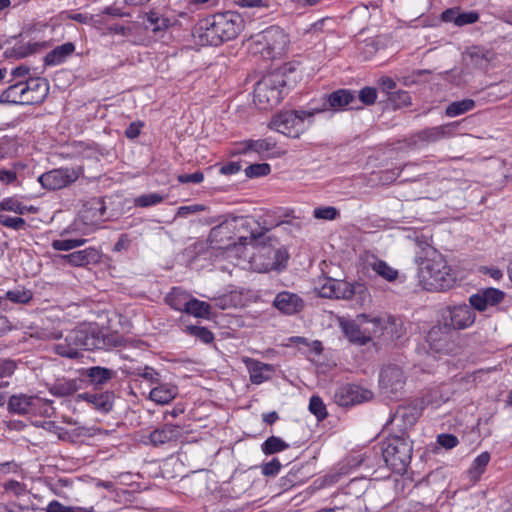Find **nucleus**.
<instances>
[{"label":"nucleus","instance_id":"f257e3e1","mask_svg":"<svg viewBox=\"0 0 512 512\" xmlns=\"http://www.w3.org/2000/svg\"><path fill=\"white\" fill-rule=\"evenodd\" d=\"M270 228L253 217L232 216L211 229L209 241L215 248L230 249L237 245L236 240L243 246L259 240Z\"/></svg>","mask_w":512,"mask_h":512},{"label":"nucleus","instance_id":"f03ea898","mask_svg":"<svg viewBox=\"0 0 512 512\" xmlns=\"http://www.w3.org/2000/svg\"><path fill=\"white\" fill-rule=\"evenodd\" d=\"M122 345V338L116 333L103 334L97 327L85 326L71 330L63 343L54 346V351L69 359L81 356V350H109Z\"/></svg>","mask_w":512,"mask_h":512},{"label":"nucleus","instance_id":"7ed1b4c3","mask_svg":"<svg viewBox=\"0 0 512 512\" xmlns=\"http://www.w3.org/2000/svg\"><path fill=\"white\" fill-rule=\"evenodd\" d=\"M244 28L242 16L234 11L218 13L203 19L197 29L203 45L219 46L234 39Z\"/></svg>","mask_w":512,"mask_h":512},{"label":"nucleus","instance_id":"20e7f679","mask_svg":"<svg viewBox=\"0 0 512 512\" xmlns=\"http://www.w3.org/2000/svg\"><path fill=\"white\" fill-rule=\"evenodd\" d=\"M49 93L43 78L21 80L7 87L0 95V103L8 105H35L42 103Z\"/></svg>","mask_w":512,"mask_h":512},{"label":"nucleus","instance_id":"39448f33","mask_svg":"<svg viewBox=\"0 0 512 512\" xmlns=\"http://www.w3.org/2000/svg\"><path fill=\"white\" fill-rule=\"evenodd\" d=\"M419 279L427 290L444 291L452 288L457 278L446 260L438 256L421 263Z\"/></svg>","mask_w":512,"mask_h":512},{"label":"nucleus","instance_id":"423d86ee","mask_svg":"<svg viewBox=\"0 0 512 512\" xmlns=\"http://www.w3.org/2000/svg\"><path fill=\"white\" fill-rule=\"evenodd\" d=\"M286 80L284 72L278 70L263 76L254 88L253 101L261 110L277 106L284 96Z\"/></svg>","mask_w":512,"mask_h":512},{"label":"nucleus","instance_id":"0eeeda50","mask_svg":"<svg viewBox=\"0 0 512 512\" xmlns=\"http://www.w3.org/2000/svg\"><path fill=\"white\" fill-rule=\"evenodd\" d=\"M413 447L409 437L389 434L383 443L382 455L386 465L395 473L406 472L412 458Z\"/></svg>","mask_w":512,"mask_h":512},{"label":"nucleus","instance_id":"6e6552de","mask_svg":"<svg viewBox=\"0 0 512 512\" xmlns=\"http://www.w3.org/2000/svg\"><path fill=\"white\" fill-rule=\"evenodd\" d=\"M315 114L314 109L280 112L272 118L270 128L286 136L298 138L307 129L305 121L311 125Z\"/></svg>","mask_w":512,"mask_h":512},{"label":"nucleus","instance_id":"1a4fd4ad","mask_svg":"<svg viewBox=\"0 0 512 512\" xmlns=\"http://www.w3.org/2000/svg\"><path fill=\"white\" fill-rule=\"evenodd\" d=\"M288 42L283 29L271 26L258 34L252 44L255 53L261 54L264 59H274L285 53Z\"/></svg>","mask_w":512,"mask_h":512},{"label":"nucleus","instance_id":"9d476101","mask_svg":"<svg viewBox=\"0 0 512 512\" xmlns=\"http://www.w3.org/2000/svg\"><path fill=\"white\" fill-rule=\"evenodd\" d=\"M407 375L397 364L385 365L379 373V390L383 398L399 400L405 392Z\"/></svg>","mask_w":512,"mask_h":512},{"label":"nucleus","instance_id":"9b49d317","mask_svg":"<svg viewBox=\"0 0 512 512\" xmlns=\"http://www.w3.org/2000/svg\"><path fill=\"white\" fill-rule=\"evenodd\" d=\"M420 414V409L415 405L399 406L385 427L389 430L390 434L409 437L408 431L417 422Z\"/></svg>","mask_w":512,"mask_h":512},{"label":"nucleus","instance_id":"f8f14e48","mask_svg":"<svg viewBox=\"0 0 512 512\" xmlns=\"http://www.w3.org/2000/svg\"><path fill=\"white\" fill-rule=\"evenodd\" d=\"M441 320L451 330L468 328L475 321L474 308L467 304L447 306L441 310Z\"/></svg>","mask_w":512,"mask_h":512},{"label":"nucleus","instance_id":"ddd939ff","mask_svg":"<svg viewBox=\"0 0 512 512\" xmlns=\"http://www.w3.org/2000/svg\"><path fill=\"white\" fill-rule=\"evenodd\" d=\"M81 174V169L61 167L41 174L38 181L46 190H59L76 182Z\"/></svg>","mask_w":512,"mask_h":512},{"label":"nucleus","instance_id":"4468645a","mask_svg":"<svg viewBox=\"0 0 512 512\" xmlns=\"http://www.w3.org/2000/svg\"><path fill=\"white\" fill-rule=\"evenodd\" d=\"M363 289V285L359 283L352 284L344 280L325 278L319 287V295L324 298L351 299Z\"/></svg>","mask_w":512,"mask_h":512},{"label":"nucleus","instance_id":"2eb2a0df","mask_svg":"<svg viewBox=\"0 0 512 512\" xmlns=\"http://www.w3.org/2000/svg\"><path fill=\"white\" fill-rule=\"evenodd\" d=\"M426 341L430 350L437 354H453L457 349L452 330L444 324L433 326L426 336Z\"/></svg>","mask_w":512,"mask_h":512},{"label":"nucleus","instance_id":"dca6fc26","mask_svg":"<svg viewBox=\"0 0 512 512\" xmlns=\"http://www.w3.org/2000/svg\"><path fill=\"white\" fill-rule=\"evenodd\" d=\"M356 102L354 92L348 89H338L324 96V102L320 108H314L316 114L332 109L334 111L344 110L346 107L354 108Z\"/></svg>","mask_w":512,"mask_h":512},{"label":"nucleus","instance_id":"f3484780","mask_svg":"<svg viewBox=\"0 0 512 512\" xmlns=\"http://www.w3.org/2000/svg\"><path fill=\"white\" fill-rule=\"evenodd\" d=\"M40 402H44L47 405L53 403L52 400H43L38 396L21 393L10 396L7 408L10 413L26 415L30 412H35L39 408Z\"/></svg>","mask_w":512,"mask_h":512},{"label":"nucleus","instance_id":"a211bd4d","mask_svg":"<svg viewBox=\"0 0 512 512\" xmlns=\"http://www.w3.org/2000/svg\"><path fill=\"white\" fill-rule=\"evenodd\" d=\"M504 292L497 288H487L469 298L470 305L480 312L498 305L504 299Z\"/></svg>","mask_w":512,"mask_h":512},{"label":"nucleus","instance_id":"6ab92c4d","mask_svg":"<svg viewBox=\"0 0 512 512\" xmlns=\"http://www.w3.org/2000/svg\"><path fill=\"white\" fill-rule=\"evenodd\" d=\"M372 396L373 393L370 390L362 389L356 385L344 386L336 393L337 402L340 406L359 404L370 400Z\"/></svg>","mask_w":512,"mask_h":512},{"label":"nucleus","instance_id":"aec40b11","mask_svg":"<svg viewBox=\"0 0 512 512\" xmlns=\"http://www.w3.org/2000/svg\"><path fill=\"white\" fill-rule=\"evenodd\" d=\"M58 257L71 266L82 267L98 263L101 259V253L94 247H88L69 254L59 255Z\"/></svg>","mask_w":512,"mask_h":512},{"label":"nucleus","instance_id":"412c9836","mask_svg":"<svg viewBox=\"0 0 512 512\" xmlns=\"http://www.w3.org/2000/svg\"><path fill=\"white\" fill-rule=\"evenodd\" d=\"M493 57L494 53L491 50L479 46H472L463 54L466 65L477 69H487Z\"/></svg>","mask_w":512,"mask_h":512},{"label":"nucleus","instance_id":"4be33fe9","mask_svg":"<svg viewBox=\"0 0 512 512\" xmlns=\"http://www.w3.org/2000/svg\"><path fill=\"white\" fill-rule=\"evenodd\" d=\"M182 436V427L174 424H164L155 429L149 435L152 445L159 446L169 442L177 441Z\"/></svg>","mask_w":512,"mask_h":512},{"label":"nucleus","instance_id":"5701e85b","mask_svg":"<svg viewBox=\"0 0 512 512\" xmlns=\"http://www.w3.org/2000/svg\"><path fill=\"white\" fill-rule=\"evenodd\" d=\"M273 305L282 313L292 315L303 308V301L298 295L283 291L277 294Z\"/></svg>","mask_w":512,"mask_h":512},{"label":"nucleus","instance_id":"b1692460","mask_svg":"<svg viewBox=\"0 0 512 512\" xmlns=\"http://www.w3.org/2000/svg\"><path fill=\"white\" fill-rule=\"evenodd\" d=\"M78 398L87 401L92 404L94 409L105 414L112 410L115 396L113 392L106 391L102 393H82L78 395Z\"/></svg>","mask_w":512,"mask_h":512},{"label":"nucleus","instance_id":"393cba45","mask_svg":"<svg viewBox=\"0 0 512 512\" xmlns=\"http://www.w3.org/2000/svg\"><path fill=\"white\" fill-rule=\"evenodd\" d=\"M452 125L446 124L436 127H429L418 131L415 135V143L429 144L446 138L452 133Z\"/></svg>","mask_w":512,"mask_h":512},{"label":"nucleus","instance_id":"a878e982","mask_svg":"<svg viewBox=\"0 0 512 512\" xmlns=\"http://www.w3.org/2000/svg\"><path fill=\"white\" fill-rule=\"evenodd\" d=\"M178 394L177 386L170 383H160L151 389L149 398L157 404H168Z\"/></svg>","mask_w":512,"mask_h":512},{"label":"nucleus","instance_id":"bb28decb","mask_svg":"<svg viewBox=\"0 0 512 512\" xmlns=\"http://www.w3.org/2000/svg\"><path fill=\"white\" fill-rule=\"evenodd\" d=\"M75 51V45L72 42H66L56 46L44 58L45 65L56 66L66 61Z\"/></svg>","mask_w":512,"mask_h":512},{"label":"nucleus","instance_id":"cd10ccee","mask_svg":"<svg viewBox=\"0 0 512 512\" xmlns=\"http://www.w3.org/2000/svg\"><path fill=\"white\" fill-rule=\"evenodd\" d=\"M342 328L345 336L349 339L350 342L365 345L371 341V335H366L364 331V327L361 328L354 321H346L342 323Z\"/></svg>","mask_w":512,"mask_h":512},{"label":"nucleus","instance_id":"c85d7f7f","mask_svg":"<svg viewBox=\"0 0 512 512\" xmlns=\"http://www.w3.org/2000/svg\"><path fill=\"white\" fill-rule=\"evenodd\" d=\"M80 389L76 379H58L49 387V392L55 397H67Z\"/></svg>","mask_w":512,"mask_h":512},{"label":"nucleus","instance_id":"c756f323","mask_svg":"<svg viewBox=\"0 0 512 512\" xmlns=\"http://www.w3.org/2000/svg\"><path fill=\"white\" fill-rule=\"evenodd\" d=\"M250 381L253 384H261L270 379V373L274 371L273 366L260 361H252L249 365Z\"/></svg>","mask_w":512,"mask_h":512},{"label":"nucleus","instance_id":"7c9ffc66","mask_svg":"<svg viewBox=\"0 0 512 512\" xmlns=\"http://www.w3.org/2000/svg\"><path fill=\"white\" fill-rule=\"evenodd\" d=\"M42 46L43 45H41L37 42H34V43L18 42L13 47L7 48L4 51V55L6 58L21 59V58H25V57L35 53Z\"/></svg>","mask_w":512,"mask_h":512},{"label":"nucleus","instance_id":"2f4dec72","mask_svg":"<svg viewBox=\"0 0 512 512\" xmlns=\"http://www.w3.org/2000/svg\"><path fill=\"white\" fill-rule=\"evenodd\" d=\"M114 375L115 372L113 370L101 366H94L86 370V376L96 386L106 384Z\"/></svg>","mask_w":512,"mask_h":512},{"label":"nucleus","instance_id":"473e14b6","mask_svg":"<svg viewBox=\"0 0 512 512\" xmlns=\"http://www.w3.org/2000/svg\"><path fill=\"white\" fill-rule=\"evenodd\" d=\"M184 312L198 318H209L211 306L207 302L191 298L185 301Z\"/></svg>","mask_w":512,"mask_h":512},{"label":"nucleus","instance_id":"72a5a7b5","mask_svg":"<svg viewBox=\"0 0 512 512\" xmlns=\"http://www.w3.org/2000/svg\"><path fill=\"white\" fill-rule=\"evenodd\" d=\"M475 101L473 99H463L450 103L446 109L445 114L448 117H457L475 108Z\"/></svg>","mask_w":512,"mask_h":512},{"label":"nucleus","instance_id":"f704fd0d","mask_svg":"<svg viewBox=\"0 0 512 512\" xmlns=\"http://www.w3.org/2000/svg\"><path fill=\"white\" fill-rule=\"evenodd\" d=\"M243 151H254L258 154H264L273 150L276 147V142L271 138L258 139V140H247L243 143Z\"/></svg>","mask_w":512,"mask_h":512},{"label":"nucleus","instance_id":"c9c22d12","mask_svg":"<svg viewBox=\"0 0 512 512\" xmlns=\"http://www.w3.org/2000/svg\"><path fill=\"white\" fill-rule=\"evenodd\" d=\"M170 25L169 19L163 17L156 11L146 13V28H150L154 33L166 30Z\"/></svg>","mask_w":512,"mask_h":512},{"label":"nucleus","instance_id":"e433bc0d","mask_svg":"<svg viewBox=\"0 0 512 512\" xmlns=\"http://www.w3.org/2000/svg\"><path fill=\"white\" fill-rule=\"evenodd\" d=\"M490 461V454L488 452H482L480 455H478L470 469H469V476L473 480H478L480 476L484 473L486 466L488 465Z\"/></svg>","mask_w":512,"mask_h":512},{"label":"nucleus","instance_id":"4c0bfd02","mask_svg":"<svg viewBox=\"0 0 512 512\" xmlns=\"http://www.w3.org/2000/svg\"><path fill=\"white\" fill-rule=\"evenodd\" d=\"M261 448L264 454L272 455L289 448V444L280 437L270 436L263 442Z\"/></svg>","mask_w":512,"mask_h":512},{"label":"nucleus","instance_id":"58836bf2","mask_svg":"<svg viewBox=\"0 0 512 512\" xmlns=\"http://www.w3.org/2000/svg\"><path fill=\"white\" fill-rule=\"evenodd\" d=\"M372 269L379 276L384 278L387 281H394L398 278V271L391 266H389L385 261L377 259L374 263H372Z\"/></svg>","mask_w":512,"mask_h":512},{"label":"nucleus","instance_id":"ea45409f","mask_svg":"<svg viewBox=\"0 0 512 512\" xmlns=\"http://www.w3.org/2000/svg\"><path fill=\"white\" fill-rule=\"evenodd\" d=\"M185 301H188V295L180 288H173L166 297V302L171 308L184 312Z\"/></svg>","mask_w":512,"mask_h":512},{"label":"nucleus","instance_id":"a19ab883","mask_svg":"<svg viewBox=\"0 0 512 512\" xmlns=\"http://www.w3.org/2000/svg\"><path fill=\"white\" fill-rule=\"evenodd\" d=\"M359 319L361 320L362 324H366L364 331L366 335H371V339L373 337H379L383 334L384 327L380 319H368V316L366 315H361Z\"/></svg>","mask_w":512,"mask_h":512},{"label":"nucleus","instance_id":"79ce46f5","mask_svg":"<svg viewBox=\"0 0 512 512\" xmlns=\"http://www.w3.org/2000/svg\"><path fill=\"white\" fill-rule=\"evenodd\" d=\"M3 299L17 304H27L33 299V293L29 289L21 288L7 291Z\"/></svg>","mask_w":512,"mask_h":512},{"label":"nucleus","instance_id":"37998d69","mask_svg":"<svg viewBox=\"0 0 512 512\" xmlns=\"http://www.w3.org/2000/svg\"><path fill=\"white\" fill-rule=\"evenodd\" d=\"M130 369V374L142 377L151 384H159L160 382V374L150 366H137Z\"/></svg>","mask_w":512,"mask_h":512},{"label":"nucleus","instance_id":"c03bdc74","mask_svg":"<svg viewBox=\"0 0 512 512\" xmlns=\"http://www.w3.org/2000/svg\"><path fill=\"white\" fill-rule=\"evenodd\" d=\"M33 210V207L27 208L14 197L5 198L0 201V211H12L14 213L23 215L26 212Z\"/></svg>","mask_w":512,"mask_h":512},{"label":"nucleus","instance_id":"a18cd8bd","mask_svg":"<svg viewBox=\"0 0 512 512\" xmlns=\"http://www.w3.org/2000/svg\"><path fill=\"white\" fill-rule=\"evenodd\" d=\"M186 332L187 334L196 337L205 344H209L214 340L213 333L206 327L189 325L186 326Z\"/></svg>","mask_w":512,"mask_h":512},{"label":"nucleus","instance_id":"49530a36","mask_svg":"<svg viewBox=\"0 0 512 512\" xmlns=\"http://www.w3.org/2000/svg\"><path fill=\"white\" fill-rule=\"evenodd\" d=\"M309 411L317 418L318 421L324 420L328 415L323 400L316 395H313L310 398Z\"/></svg>","mask_w":512,"mask_h":512},{"label":"nucleus","instance_id":"de8ad7c7","mask_svg":"<svg viewBox=\"0 0 512 512\" xmlns=\"http://www.w3.org/2000/svg\"><path fill=\"white\" fill-rule=\"evenodd\" d=\"M87 242L84 238L78 239H58L52 242V248L57 251H69L80 247Z\"/></svg>","mask_w":512,"mask_h":512},{"label":"nucleus","instance_id":"09e8293b","mask_svg":"<svg viewBox=\"0 0 512 512\" xmlns=\"http://www.w3.org/2000/svg\"><path fill=\"white\" fill-rule=\"evenodd\" d=\"M271 172V167L267 163H255L245 168V175L248 178H258L267 176Z\"/></svg>","mask_w":512,"mask_h":512},{"label":"nucleus","instance_id":"8fccbe9b","mask_svg":"<svg viewBox=\"0 0 512 512\" xmlns=\"http://www.w3.org/2000/svg\"><path fill=\"white\" fill-rule=\"evenodd\" d=\"M163 199L158 193L143 194L135 198L134 204L137 207H149L161 203Z\"/></svg>","mask_w":512,"mask_h":512},{"label":"nucleus","instance_id":"3c124183","mask_svg":"<svg viewBox=\"0 0 512 512\" xmlns=\"http://www.w3.org/2000/svg\"><path fill=\"white\" fill-rule=\"evenodd\" d=\"M93 508L86 509L76 506H65L58 501H51L47 506V512H91Z\"/></svg>","mask_w":512,"mask_h":512},{"label":"nucleus","instance_id":"603ef678","mask_svg":"<svg viewBox=\"0 0 512 512\" xmlns=\"http://www.w3.org/2000/svg\"><path fill=\"white\" fill-rule=\"evenodd\" d=\"M0 224L14 230H22L26 227L25 219L8 215H0Z\"/></svg>","mask_w":512,"mask_h":512},{"label":"nucleus","instance_id":"864d4df0","mask_svg":"<svg viewBox=\"0 0 512 512\" xmlns=\"http://www.w3.org/2000/svg\"><path fill=\"white\" fill-rule=\"evenodd\" d=\"M313 215L317 219L334 220L339 216V211L332 206L318 207L314 209Z\"/></svg>","mask_w":512,"mask_h":512},{"label":"nucleus","instance_id":"5fc2aeb1","mask_svg":"<svg viewBox=\"0 0 512 512\" xmlns=\"http://www.w3.org/2000/svg\"><path fill=\"white\" fill-rule=\"evenodd\" d=\"M377 99L376 89L373 87H364L359 91V100L365 105H372Z\"/></svg>","mask_w":512,"mask_h":512},{"label":"nucleus","instance_id":"6e6d98bb","mask_svg":"<svg viewBox=\"0 0 512 512\" xmlns=\"http://www.w3.org/2000/svg\"><path fill=\"white\" fill-rule=\"evenodd\" d=\"M479 19V14L475 11L465 12L459 8L458 13V27H462L468 24H473Z\"/></svg>","mask_w":512,"mask_h":512},{"label":"nucleus","instance_id":"4d7b16f0","mask_svg":"<svg viewBox=\"0 0 512 512\" xmlns=\"http://www.w3.org/2000/svg\"><path fill=\"white\" fill-rule=\"evenodd\" d=\"M281 469V463L277 458H273L270 462L264 463L261 467L262 474L265 476H275Z\"/></svg>","mask_w":512,"mask_h":512},{"label":"nucleus","instance_id":"13d9d810","mask_svg":"<svg viewBox=\"0 0 512 512\" xmlns=\"http://www.w3.org/2000/svg\"><path fill=\"white\" fill-rule=\"evenodd\" d=\"M17 367L14 360L0 359V378L11 376Z\"/></svg>","mask_w":512,"mask_h":512},{"label":"nucleus","instance_id":"bf43d9fd","mask_svg":"<svg viewBox=\"0 0 512 512\" xmlns=\"http://www.w3.org/2000/svg\"><path fill=\"white\" fill-rule=\"evenodd\" d=\"M206 209V207L202 204H193L188 206H181L177 209L176 216L178 217H187L190 214H196L202 212Z\"/></svg>","mask_w":512,"mask_h":512},{"label":"nucleus","instance_id":"052dcab7","mask_svg":"<svg viewBox=\"0 0 512 512\" xmlns=\"http://www.w3.org/2000/svg\"><path fill=\"white\" fill-rule=\"evenodd\" d=\"M443 78L456 86L464 83L463 71L458 69H451L450 71L444 72Z\"/></svg>","mask_w":512,"mask_h":512},{"label":"nucleus","instance_id":"680f3d73","mask_svg":"<svg viewBox=\"0 0 512 512\" xmlns=\"http://www.w3.org/2000/svg\"><path fill=\"white\" fill-rule=\"evenodd\" d=\"M390 99L398 106H407L411 103V97L407 91H397L390 95Z\"/></svg>","mask_w":512,"mask_h":512},{"label":"nucleus","instance_id":"e2e57ef3","mask_svg":"<svg viewBox=\"0 0 512 512\" xmlns=\"http://www.w3.org/2000/svg\"><path fill=\"white\" fill-rule=\"evenodd\" d=\"M437 442L446 449H452L459 443L457 437L452 434H440L437 438Z\"/></svg>","mask_w":512,"mask_h":512},{"label":"nucleus","instance_id":"0e129e2a","mask_svg":"<svg viewBox=\"0 0 512 512\" xmlns=\"http://www.w3.org/2000/svg\"><path fill=\"white\" fill-rule=\"evenodd\" d=\"M458 13L459 7L446 9L441 13V20L446 23H453L458 27Z\"/></svg>","mask_w":512,"mask_h":512},{"label":"nucleus","instance_id":"69168bd1","mask_svg":"<svg viewBox=\"0 0 512 512\" xmlns=\"http://www.w3.org/2000/svg\"><path fill=\"white\" fill-rule=\"evenodd\" d=\"M132 240L128 234H121L119 236L118 241L115 243L113 247L114 252H124L127 251L131 246Z\"/></svg>","mask_w":512,"mask_h":512},{"label":"nucleus","instance_id":"338daca9","mask_svg":"<svg viewBox=\"0 0 512 512\" xmlns=\"http://www.w3.org/2000/svg\"><path fill=\"white\" fill-rule=\"evenodd\" d=\"M204 180V175L202 172H195L191 174H182L178 176V181L180 183H201Z\"/></svg>","mask_w":512,"mask_h":512},{"label":"nucleus","instance_id":"774afa93","mask_svg":"<svg viewBox=\"0 0 512 512\" xmlns=\"http://www.w3.org/2000/svg\"><path fill=\"white\" fill-rule=\"evenodd\" d=\"M380 88L389 95L393 94V90L396 88V82L387 76H383L378 80Z\"/></svg>","mask_w":512,"mask_h":512}]
</instances>
